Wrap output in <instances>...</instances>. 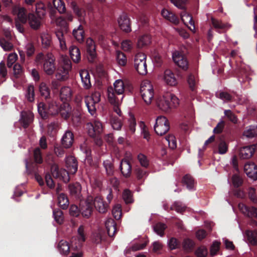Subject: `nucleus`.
Masks as SVG:
<instances>
[{"mask_svg": "<svg viewBox=\"0 0 257 257\" xmlns=\"http://www.w3.org/2000/svg\"><path fill=\"white\" fill-rule=\"evenodd\" d=\"M58 248L61 253L67 254L69 252L70 246L65 240H61L58 243Z\"/></svg>", "mask_w": 257, "mask_h": 257, "instance_id": "a18cd8bd", "label": "nucleus"}, {"mask_svg": "<svg viewBox=\"0 0 257 257\" xmlns=\"http://www.w3.org/2000/svg\"><path fill=\"white\" fill-rule=\"evenodd\" d=\"M158 106L165 112H169L172 108L176 107L179 103V99L173 94L166 93L158 101Z\"/></svg>", "mask_w": 257, "mask_h": 257, "instance_id": "39448f33", "label": "nucleus"}, {"mask_svg": "<svg viewBox=\"0 0 257 257\" xmlns=\"http://www.w3.org/2000/svg\"><path fill=\"white\" fill-rule=\"evenodd\" d=\"M71 69V63L70 61H65L57 70L56 73V79L65 80L68 78L69 71Z\"/></svg>", "mask_w": 257, "mask_h": 257, "instance_id": "9d476101", "label": "nucleus"}, {"mask_svg": "<svg viewBox=\"0 0 257 257\" xmlns=\"http://www.w3.org/2000/svg\"><path fill=\"white\" fill-rule=\"evenodd\" d=\"M257 149V144L245 146L241 148L239 150V157L243 159H249L254 154L255 150Z\"/></svg>", "mask_w": 257, "mask_h": 257, "instance_id": "f3484780", "label": "nucleus"}, {"mask_svg": "<svg viewBox=\"0 0 257 257\" xmlns=\"http://www.w3.org/2000/svg\"><path fill=\"white\" fill-rule=\"evenodd\" d=\"M182 183L190 190H192L194 186V178L189 174L185 175L182 178Z\"/></svg>", "mask_w": 257, "mask_h": 257, "instance_id": "72a5a7b5", "label": "nucleus"}, {"mask_svg": "<svg viewBox=\"0 0 257 257\" xmlns=\"http://www.w3.org/2000/svg\"><path fill=\"white\" fill-rule=\"evenodd\" d=\"M70 7L73 10L74 14L78 17L79 20L80 22L82 21L86 15L85 9L80 7L75 1H73L71 2Z\"/></svg>", "mask_w": 257, "mask_h": 257, "instance_id": "6ab92c4d", "label": "nucleus"}, {"mask_svg": "<svg viewBox=\"0 0 257 257\" xmlns=\"http://www.w3.org/2000/svg\"><path fill=\"white\" fill-rule=\"evenodd\" d=\"M14 74L15 77L19 78L23 74V69L19 64H16L13 67Z\"/></svg>", "mask_w": 257, "mask_h": 257, "instance_id": "774afa93", "label": "nucleus"}, {"mask_svg": "<svg viewBox=\"0 0 257 257\" xmlns=\"http://www.w3.org/2000/svg\"><path fill=\"white\" fill-rule=\"evenodd\" d=\"M77 232L79 235L78 244L73 246V240L72 241V247H74L76 250H78L82 246L83 243L85 241L84 226L80 225L78 229Z\"/></svg>", "mask_w": 257, "mask_h": 257, "instance_id": "7c9ffc66", "label": "nucleus"}, {"mask_svg": "<svg viewBox=\"0 0 257 257\" xmlns=\"http://www.w3.org/2000/svg\"><path fill=\"white\" fill-rule=\"evenodd\" d=\"M72 35L78 42L79 43L83 42L85 38L83 27L80 25L77 29H74L73 30Z\"/></svg>", "mask_w": 257, "mask_h": 257, "instance_id": "cd10ccee", "label": "nucleus"}, {"mask_svg": "<svg viewBox=\"0 0 257 257\" xmlns=\"http://www.w3.org/2000/svg\"><path fill=\"white\" fill-rule=\"evenodd\" d=\"M73 142V134L70 131H67L62 138V146L65 149L70 148L72 146Z\"/></svg>", "mask_w": 257, "mask_h": 257, "instance_id": "4be33fe9", "label": "nucleus"}, {"mask_svg": "<svg viewBox=\"0 0 257 257\" xmlns=\"http://www.w3.org/2000/svg\"><path fill=\"white\" fill-rule=\"evenodd\" d=\"M86 44L88 60L90 62H93L96 57L95 43L91 38H89L86 40Z\"/></svg>", "mask_w": 257, "mask_h": 257, "instance_id": "4468645a", "label": "nucleus"}, {"mask_svg": "<svg viewBox=\"0 0 257 257\" xmlns=\"http://www.w3.org/2000/svg\"><path fill=\"white\" fill-rule=\"evenodd\" d=\"M207 253L208 250L205 246L198 247L195 252V254L197 257H206Z\"/></svg>", "mask_w": 257, "mask_h": 257, "instance_id": "e2e57ef3", "label": "nucleus"}, {"mask_svg": "<svg viewBox=\"0 0 257 257\" xmlns=\"http://www.w3.org/2000/svg\"><path fill=\"white\" fill-rule=\"evenodd\" d=\"M247 176L254 180H257V166L253 163H246L244 167Z\"/></svg>", "mask_w": 257, "mask_h": 257, "instance_id": "aec40b11", "label": "nucleus"}, {"mask_svg": "<svg viewBox=\"0 0 257 257\" xmlns=\"http://www.w3.org/2000/svg\"><path fill=\"white\" fill-rule=\"evenodd\" d=\"M40 95L45 99L47 100L50 97V89L45 82H41L39 87Z\"/></svg>", "mask_w": 257, "mask_h": 257, "instance_id": "473e14b6", "label": "nucleus"}, {"mask_svg": "<svg viewBox=\"0 0 257 257\" xmlns=\"http://www.w3.org/2000/svg\"><path fill=\"white\" fill-rule=\"evenodd\" d=\"M151 43V37L149 35H144L138 40L137 46L139 48L149 45Z\"/></svg>", "mask_w": 257, "mask_h": 257, "instance_id": "37998d69", "label": "nucleus"}, {"mask_svg": "<svg viewBox=\"0 0 257 257\" xmlns=\"http://www.w3.org/2000/svg\"><path fill=\"white\" fill-rule=\"evenodd\" d=\"M238 207L243 214L249 217L257 218V208L254 207H248L243 204H239Z\"/></svg>", "mask_w": 257, "mask_h": 257, "instance_id": "b1692460", "label": "nucleus"}, {"mask_svg": "<svg viewBox=\"0 0 257 257\" xmlns=\"http://www.w3.org/2000/svg\"><path fill=\"white\" fill-rule=\"evenodd\" d=\"M70 192L72 195H77L81 190V186L79 183L70 184L69 186Z\"/></svg>", "mask_w": 257, "mask_h": 257, "instance_id": "864d4df0", "label": "nucleus"}, {"mask_svg": "<svg viewBox=\"0 0 257 257\" xmlns=\"http://www.w3.org/2000/svg\"><path fill=\"white\" fill-rule=\"evenodd\" d=\"M187 207L183 204L182 202L179 201H175L170 207V209L171 210H175L177 212L183 214L185 211Z\"/></svg>", "mask_w": 257, "mask_h": 257, "instance_id": "a19ab883", "label": "nucleus"}, {"mask_svg": "<svg viewBox=\"0 0 257 257\" xmlns=\"http://www.w3.org/2000/svg\"><path fill=\"white\" fill-rule=\"evenodd\" d=\"M66 166L70 173L75 174L78 169V163L76 158L72 156L67 157Z\"/></svg>", "mask_w": 257, "mask_h": 257, "instance_id": "412c9836", "label": "nucleus"}, {"mask_svg": "<svg viewBox=\"0 0 257 257\" xmlns=\"http://www.w3.org/2000/svg\"><path fill=\"white\" fill-rule=\"evenodd\" d=\"M246 234L250 244L253 245H257V232L256 231L247 230Z\"/></svg>", "mask_w": 257, "mask_h": 257, "instance_id": "09e8293b", "label": "nucleus"}, {"mask_svg": "<svg viewBox=\"0 0 257 257\" xmlns=\"http://www.w3.org/2000/svg\"><path fill=\"white\" fill-rule=\"evenodd\" d=\"M134 175L138 181L142 182L148 176L149 172L146 168H142L137 166L134 169Z\"/></svg>", "mask_w": 257, "mask_h": 257, "instance_id": "5701e85b", "label": "nucleus"}, {"mask_svg": "<svg viewBox=\"0 0 257 257\" xmlns=\"http://www.w3.org/2000/svg\"><path fill=\"white\" fill-rule=\"evenodd\" d=\"M0 45L5 51H11L13 48V44L5 38L0 39Z\"/></svg>", "mask_w": 257, "mask_h": 257, "instance_id": "338daca9", "label": "nucleus"}, {"mask_svg": "<svg viewBox=\"0 0 257 257\" xmlns=\"http://www.w3.org/2000/svg\"><path fill=\"white\" fill-rule=\"evenodd\" d=\"M42 17L30 13L28 16V20L31 28L34 30L39 29L42 25Z\"/></svg>", "mask_w": 257, "mask_h": 257, "instance_id": "a211bd4d", "label": "nucleus"}, {"mask_svg": "<svg viewBox=\"0 0 257 257\" xmlns=\"http://www.w3.org/2000/svg\"><path fill=\"white\" fill-rule=\"evenodd\" d=\"M170 129L169 122L165 116H160L157 117L154 126L156 133L160 136L166 134Z\"/></svg>", "mask_w": 257, "mask_h": 257, "instance_id": "6e6552de", "label": "nucleus"}, {"mask_svg": "<svg viewBox=\"0 0 257 257\" xmlns=\"http://www.w3.org/2000/svg\"><path fill=\"white\" fill-rule=\"evenodd\" d=\"M79 75L83 87L85 89H89L91 87V83L88 71L86 70H81L79 72Z\"/></svg>", "mask_w": 257, "mask_h": 257, "instance_id": "a878e982", "label": "nucleus"}, {"mask_svg": "<svg viewBox=\"0 0 257 257\" xmlns=\"http://www.w3.org/2000/svg\"><path fill=\"white\" fill-rule=\"evenodd\" d=\"M88 134L93 139L95 144L100 147L103 144L102 133L103 131L102 123L98 119H94L87 124Z\"/></svg>", "mask_w": 257, "mask_h": 257, "instance_id": "7ed1b4c3", "label": "nucleus"}, {"mask_svg": "<svg viewBox=\"0 0 257 257\" xmlns=\"http://www.w3.org/2000/svg\"><path fill=\"white\" fill-rule=\"evenodd\" d=\"M18 17L20 22L24 24L26 23L28 17L27 16L26 11L24 8H21L19 9L18 13Z\"/></svg>", "mask_w": 257, "mask_h": 257, "instance_id": "69168bd1", "label": "nucleus"}, {"mask_svg": "<svg viewBox=\"0 0 257 257\" xmlns=\"http://www.w3.org/2000/svg\"><path fill=\"white\" fill-rule=\"evenodd\" d=\"M80 212L82 215L87 218L92 214L93 210V205L91 201L89 199L84 202H81L80 204Z\"/></svg>", "mask_w": 257, "mask_h": 257, "instance_id": "dca6fc26", "label": "nucleus"}, {"mask_svg": "<svg viewBox=\"0 0 257 257\" xmlns=\"http://www.w3.org/2000/svg\"><path fill=\"white\" fill-rule=\"evenodd\" d=\"M216 145L218 146V153L220 154H224L228 151V144L221 138H219L216 142Z\"/></svg>", "mask_w": 257, "mask_h": 257, "instance_id": "e433bc0d", "label": "nucleus"}, {"mask_svg": "<svg viewBox=\"0 0 257 257\" xmlns=\"http://www.w3.org/2000/svg\"><path fill=\"white\" fill-rule=\"evenodd\" d=\"M137 159L142 167L146 169L149 167L150 162L146 155L142 153H140L138 155Z\"/></svg>", "mask_w": 257, "mask_h": 257, "instance_id": "3c124183", "label": "nucleus"}, {"mask_svg": "<svg viewBox=\"0 0 257 257\" xmlns=\"http://www.w3.org/2000/svg\"><path fill=\"white\" fill-rule=\"evenodd\" d=\"M42 46L44 49H49L52 46V38L50 34L47 33H42L41 35Z\"/></svg>", "mask_w": 257, "mask_h": 257, "instance_id": "2f4dec72", "label": "nucleus"}, {"mask_svg": "<svg viewBox=\"0 0 257 257\" xmlns=\"http://www.w3.org/2000/svg\"><path fill=\"white\" fill-rule=\"evenodd\" d=\"M140 93L142 98L147 104L151 103L154 97V89L153 86L148 82L142 83L140 88Z\"/></svg>", "mask_w": 257, "mask_h": 257, "instance_id": "0eeeda50", "label": "nucleus"}, {"mask_svg": "<svg viewBox=\"0 0 257 257\" xmlns=\"http://www.w3.org/2000/svg\"><path fill=\"white\" fill-rule=\"evenodd\" d=\"M55 178H59L62 177V171L59 170L57 165L53 164L51 166V174Z\"/></svg>", "mask_w": 257, "mask_h": 257, "instance_id": "4d7b16f0", "label": "nucleus"}, {"mask_svg": "<svg viewBox=\"0 0 257 257\" xmlns=\"http://www.w3.org/2000/svg\"><path fill=\"white\" fill-rule=\"evenodd\" d=\"M84 101L86 106L87 107L88 112L91 114L94 115L96 110V105L97 104L96 102L93 100L92 98L89 96H86L84 97Z\"/></svg>", "mask_w": 257, "mask_h": 257, "instance_id": "c85d7f7f", "label": "nucleus"}, {"mask_svg": "<svg viewBox=\"0 0 257 257\" xmlns=\"http://www.w3.org/2000/svg\"><path fill=\"white\" fill-rule=\"evenodd\" d=\"M47 7L51 17L55 16L56 11L60 14H64L66 11L65 3L62 0H53V4L48 2Z\"/></svg>", "mask_w": 257, "mask_h": 257, "instance_id": "1a4fd4ad", "label": "nucleus"}, {"mask_svg": "<svg viewBox=\"0 0 257 257\" xmlns=\"http://www.w3.org/2000/svg\"><path fill=\"white\" fill-rule=\"evenodd\" d=\"M91 202H93V206L100 213H105L109 208L108 203L105 202L103 197L98 195L95 197L94 199L91 198Z\"/></svg>", "mask_w": 257, "mask_h": 257, "instance_id": "9b49d317", "label": "nucleus"}, {"mask_svg": "<svg viewBox=\"0 0 257 257\" xmlns=\"http://www.w3.org/2000/svg\"><path fill=\"white\" fill-rule=\"evenodd\" d=\"M119 169L124 178H128L131 177L132 173V166L127 159L124 158L121 160L119 165Z\"/></svg>", "mask_w": 257, "mask_h": 257, "instance_id": "2eb2a0df", "label": "nucleus"}, {"mask_svg": "<svg viewBox=\"0 0 257 257\" xmlns=\"http://www.w3.org/2000/svg\"><path fill=\"white\" fill-rule=\"evenodd\" d=\"M243 136L248 138L257 136V126H251L243 132Z\"/></svg>", "mask_w": 257, "mask_h": 257, "instance_id": "5fc2aeb1", "label": "nucleus"}, {"mask_svg": "<svg viewBox=\"0 0 257 257\" xmlns=\"http://www.w3.org/2000/svg\"><path fill=\"white\" fill-rule=\"evenodd\" d=\"M194 242L190 239L187 238L184 240L183 242V247L186 251H191L194 246Z\"/></svg>", "mask_w": 257, "mask_h": 257, "instance_id": "052dcab7", "label": "nucleus"}, {"mask_svg": "<svg viewBox=\"0 0 257 257\" xmlns=\"http://www.w3.org/2000/svg\"><path fill=\"white\" fill-rule=\"evenodd\" d=\"M173 60L174 63L180 68L186 70L188 68V61L186 56L179 51L173 53Z\"/></svg>", "mask_w": 257, "mask_h": 257, "instance_id": "f8f14e48", "label": "nucleus"}, {"mask_svg": "<svg viewBox=\"0 0 257 257\" xmlns=\"http://www.w3.org/2000/svg\"><path fill=\"white\" fill-rule=\"evenodd\" d=\"M72 122L73 125L78 127L81 123V114L78 111L74 112L72 115Z\"/></svg>", "mask_w": 257, "mask_h": 257, "instance_id": "bf43d9fd", "label": "nucleus"}, {"mask_svg": "<svg viewBox=\"0 0 257 257\" xmlns=\"http://www.w3.org/2000/svg\"><path fill=\"white\" fill-rule=\"evenodd\" d=\"M116 58L119 65L124 66L127 63V59L125 55L119 50L116 51Z\"/></svg>", "mask_w": 257, "mask_h": 257, "instance_id": "c03bdc74", "label": "nucleus"}, {"mask_svg": "<svg viewBox=\"0 0 257 257\" xmlns=\"http://www.w3.org/2000/svg\"><path fill=\"white\" fill-rule=\"evenodd\" d=\"M33 156L35 162L37 164H42L43 162L42 152L40 148H36L33 153Z\"/></svg>", "mask_w": 257, "mask_h": 257, "instance_id": "13d9d810", "label": "nucleus"}, {"mask_svg": "<svg viewBox=\"0 0 257 257\" xmlns=\"http://www.w3.org/2000/svg\"><path fill=\"white\" fill-rule=\"evenodd\" d=\"M56 36L59 41L60 47L62 50L67 49L65 40L64 37V34L62 31H57L55 32Z\"/></svg>", "mask_w": 257, "mask_h": 257, "instance_id": "de8ad7c7", "label": "nucleus"}, {"mask_svg": "<svg viewBox=\"0 0 257 257\" xmlns=\"http://www.w3.org/2000/svg\"><path fill=\"white\" fill-rule=\"evenodd\" d=\"M69 54L71 58L74 63H78L81 60V53L79 49L75 46L69 48Z\"/></svg>", "mask_w": 257, "mask_h": 257, "instance_id": "c756f323", "label": "nucleus"}, {"mask_svg": "<svg viewBox=\"0 0 257 257\" xmlns=\"http://www.w3.org/2000/svg\"><path fill=\"white\" fill-rule=\"evenodd\" d=\"M124 91V85L122 80H116L113 83V87L109 86L107 88L108 99L111 104H118L119 99L123 96Z\"/></svg>", "mask_w": 257, "mask_h": 257, "instance_id": "20e7f679", "label": "nucleus"}, {"mask_svg": "<svg viewBox=\"0 0 257 257\" xmlns=\"http://www.w3.org/2000/svg\"><path fill=\"white\" fill-rule=\"evenodd\" d=\"M123 199L126 204H130L133 202V194L129 190L125 189L122 194Z\"/></svg>", "mask_w": 257, "mask_h": 257, "instance_id": "680f3d73", "label": "nucleus"}, {"mask_svg": "<svg viewBox=\"0 0 257 257\" xmlns=\"http://www.w3.org/2000/svg\"><path fill=\"white\" fill-rule=\"evenodd\" d=\"M36 14L43 17L46 13L47 9L45 4L42 2L37 3L35 6Z\"/></svg>", "mask_w": 257, "mask_h": 257, "instance_id": "49530a36", "label": "nucleus"}, {"mask_svg": "<svg viewBox=\"0 0 257 257\" xmlns=\"http://www.w3.org/2000/svg\"><path fill=\"white\" fill-rule=\"evenodd\" d=\"M118 23L120 29L125 33L131 32V20L126 14H122L118 19Z\"/></svg>", "mask_w": 257, "mask_h": 257, "instance_id": "ddd939ff", "label": "nucleus"}, {"mask_svg": "<svg viewBox=\"0 0 257 257\" xmlns=\"http://www.w3.org/2000/svg\"><path fill=\"white\" fill-rule=\"evenodd\" d=\"M110 122L112 128L115 130H120L122 126L121 119L117 116L112 115L110 117Z\"/></svg>", "mask_w": 257, "mask_h": 257, "instance_id": "79ce46f5", "label": "nucleus"}, {"mask_svg": "<svg viewBox=\"0 0 257 257\" xmlns=\"http://www.w3.org/2000/svg\"><path fill=\"white\" fill-rule=\"evenodd\" d=\"M53 216L55 221L61 224L63 223L64 217L63 212L59 208H55L53 210Z\"/></svg>", "mask_w": 257, "mask_h": 257, "instance_id": "ea45409f", "label": "nucleus"}, {"mask_svg": "<svg viewBox=\"0 0 257 257\" xmlns=\"http://www.w3.org/2000/svg\"><path fill=\"white\" fill-rule=\"evenodd\" d=\"M60 104L54 100H48L47 103L40 102L38 105V111L43 119H47L50 115L58 114Z\"/></svg>", "mask_w": 257, "mask_h": 257, "instance_id": "f03ea898", "label": "nucleus"}, {"mask_svg": "<svg viewBox=\"0 0 257 257\" xmlns=\"http://www.w3.org/2000/svg\"><path fill=\"white\" fill-rule=\"evenodd\" d=\"M181 15L182 21L185 25L187 24V21H188L189 23L193 26V29L195 28L194 21L191 15L187 13L186 12L184 11L181 13Z\"/></svg>", "mask_w": 257, "mask_h": 257, "instance_id": "603ef678", "label": "nucleus"}, {"mask_svg": "<svg viewBox=\"0 0 257 257\" xmlns=\"http://www.w3.org/2000/svg\"><path fill=\"white\" fill-rule=\"evenodd\" d=\"M58 203L59 207L62 209H66L69 206V200L67 196L64 193L58 196Z\"/></svg>", "mask_w": 257, "mask_h": 257, "instance_id": "c9c22d12", "label": "nucleus"}, {"mask_svg": "<svg viewBox=\"0 0 257 257\" xmlns=\"http://www.w3.org/2000/svg\"><path fill=\"white\" fill-rule=\"evenodd\" d=\"M35 62L37 65L43 64V70L48 75H53L56 71L55 58L51 53L46 55L42 52L38 53L36 56Z\"/></svg>", "mask_w": 257, "mask_h": 257, "instance_id": "f257e3e1", "label": "nucleus"}, {"mask_svg": "<svg viewBox=\"0 0 257 257\" xmlns=\"http://www.w3.org/2000/svg\"><path fill=\"white\" fill-rule=\"evenodd\" d=\"M112 214L116 220H119L121 217V206L119 204L116 205L112 210Z\"/></svg>", "mask_w": 257, "mask_h": 257, "instance_id": "0e129e2a", "label": "nucleus"}, {"mask_svg": "<svg viewBox=\"0 0 257 257\" xmlns=\"http://www.w3.org/2000/svg\"><path fill=\"white\" fill-rule=\"evenodd\" d=\"M164 78L165 82L172 86H175L178 83L176 74L169 69L165 71Z\"/></svg>", "mask_w": 257, "mask_h": 257, "instance_id": "393cba45", "label": "nucleus"}, {"mask_svg": "<svg viewBox=\"0 0 257 257\" xmlns=\"http://www.w3.org/2000/svg\"><path fill=\"white\" fill-rule=\"evenodd\" d=\"M166 227L167 226L165 224L159 222L154 226V230L158 235L163 236L164 234V230Z\"/></svg>", "mask_w": 257, "mask_h": 257, "instance_id": "6e6d98bb", "label": "nucleus"}, {"mask_svg": "<svg viewBox=\"0 0 257 257\" xmlns=\"http://www.w3.org/2000/svg\"><path fill=\"white\" fill-rule=\"evenodd\" d=\"M64 119H67L70 116V109L69 105L64 104L60 105L59 108V113Z\"/></svg>", "mask_w": 257, "mask_h": 257, "instance_id": "4c0bfd02", "label": "nucleus"}, {"mask_svg": "<svg viewBox=\"0 0 257 257\" xmlns=\"http://www.w3.org/2000/svg\"><path fill=\"white\" fill-rule=\"evenodd\" d=\"M134 67L141 75H145L147 73L146 55L143 53H137L134 58Z\"/></svg>", "mask_w": 257, "mask_h": 257, "instance_id": "423d86ee", "label": "nucleus"}, {"mask_svg": "<svg viewBox=\"0 0 257 257\" xmlns=\"http://www.w3.org/2000/svg\"><path fill=\"white\" fill-rule=\"evenodd\" d=\"M72 93L71 88L67 86L61 88L60 92V97L62 101H66L71 98Z\"/></svg>", "mask_w": 257, "mask_h": 257, "instance_id": "58836bf2", "label": "nucleus"}, {"mask_svg": "<svg viewBox=\"0 0 257 257\" xmlns=\"http://www.w3.org/2000/svg\"><path fill=\"white\" fill-rule=\"evenodd\" d=\"M26 97L29 102H33L35 99V90L33 85H29L26 93Z\"/></svg>", "mask_w": 257, "mask_h": 257, "instance_id": "8fccbe9b", "label": "nucleus"}, {"mask_svg": "<svg viewBox=\"0 0 257 257\" xmlns=\"http://www.w3.org/2000/svg\"><path fill=\"white\" fill-rule=\"evenodd\" d=\"M106 174L108 176H112L114 174V165L112 160H106L103 162Z\"/></svg>", "mask_w": 257, "mask_h": 257, "instance_id": "f704fd0d", "label": "nucleus"}, {"mask_svg": "<svg viewBox=\"0 0 257 257\" xmlns=\"http://www.w3.org/2000/svg\"><path fill=\"white\" fill-rule=\"evenodd\" d=\"M34 119V115L31 112L23 111L21 114V123L23 127L27 128Z\"/></svg>", "mask_w": 257, "mask_h": 257, "instance_id": "bb28decb", "label": "nucleus"}]
</instances>
